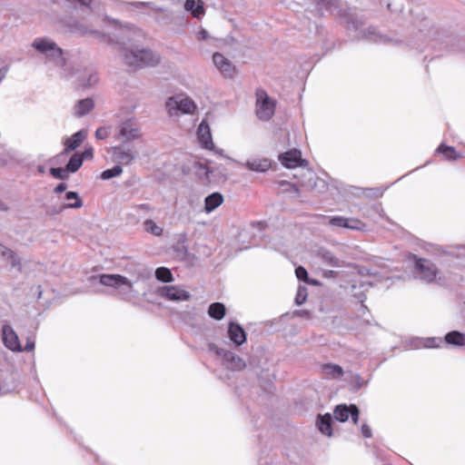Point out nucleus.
Returning a JSON list of instances; mask_svg holds the SVG:
<instances>
[{
  "label": "nucleus",
  "instance_id": "0eeeda50",
  "mask_svg": "<svg viewBox=\"0 0 465 465\" xmlns=\"http://www.w3.org/2000/svg\"><path fill=\"white\" fill-rule=\"evenodd\" d=\"M210 350L223 361L227 368L232 371H242L245 368L244 361L233 352L220 349L214 345L210 346Z\"/></svg>",
  "mask_w": 465,
  "mask_h": 465
},
{
  "label": "nucleus",
  "instance_id": "c85d7f7f",
  "mask_svg": "<svg viewBox=\"0 0 465 465\" xmlns=\"http://www.w3.org/2000/svg\"><path fill=\"white\" fill-rule=\"evenodd\" d=\"M1 254H2L3 258L5 260L8 261L13 267L18 268L20 270V267H21L20 259L14 251L4 247L1 251Z\"/></svg>",
  "mask_w": 465,
  "mask_h": 465
},
{
  "label": "nucleus",
  "instance_id": "4468645a",
  "mask_svg": "<svg viewBox=\"0 0 465 465\" xmlns=\"http://www.w3.org/2000/svg\"><path fill=\"white\" fill-rule=\"evenodd\" d=\"M197 138L202 147L207 150H213L214 143L213 142L210 125L206 121H202L197 128Z\"/></svg>",
  "mask_w": 465,
  "mask_h": 465
},
{
  "label": "nucleus",
  "instance_id": "7c9ffc66",
  "mask_svg": "<svg viewBox=\"0 0 465 465\" xmlns=\"http://www.w3.org/2000/svg\"><path fill=\"white\" fill-rule=\"evenodd\" d=\"M83 162V156L80 153H74L66 164V168L70 173H74L80 169Z\"/></svg>",
  "mask_w": 465,
  "mask_h": 465
},
{
  "label": "nucleus",
  "instance_id": "2f4dec72",
  "mask_svg": "<svg viewBox=\"0 0 465 465\" xmlns=\"http://www.w3.org/2000/svg\"><path fill=\"white\" fill-rule=\"evenodd\" d=\"M155 277L158 281L163 282H171L173 280L171 271L165 267L157 268L155 271Z\"/></svg>",
  "mask_w": 465,
  "mask_h": 465
},
{
  "label": "nucleus",
  "instance_id": "ddd939ff",
  "mask_svg": "<svg viewBox=\"0 0 465 465\" xmlns=\"http://www.w3.org/2000/svg\"><path fill=\"white\" fill-rule=\"evenodd\" d=\"M334 417L337 420L344 422L351 417L353 423L359 420V410L355 405H338L334 410Z\"/></svg>",
  "mask_w": 465,
  "mask_h": 465
},
{
  "label": "nucleus",
  "instance_id": "f704fd0d",
  "mask_svg": "<svg viewBox=\"0 0 465 465\" xmlns=\"http://www.w3.org/2000/svg\"><path fill=\"white\" fill-rule=\"evenodd\" d=\"M86 74L88 75V79L85 80L84 78L78 77V81L81 85L83 86H92L93 84H96L98 82V76L97 74L94 70H88L86 71Z\"/></svg>",
  "mask_w": 465,
  "mask_h": 465
},
{
  "label": "nucleus",
  "instance_id": "c756f323",
  "mask_svg": "<svg viewBox=\"0 0 465 465\" xmlns=\"http://www.w3.org/2000/svg\"><path fill=\"white\" fill-rule=\"evenodd\" d=\"M302 179L301 184L304 187L312 188L315 183V174L312 171L306 169L302 171Z\"/></svg>",
  "mask_w": 465,
  "mask_h": 465
},
{
  "label": "nucleus",
  "instance_id": "f257e3e1",
  "mask_svg": "<svg viewBox=\"0 0 465 465\" xmlns=\"http://www.w3.org/2000/svg\"><path fill=\"white\" fill-rule=\"evenodd\" d=\"M142 35V31L133 25H125L114 34L115 43L123 45L121 52L124 63L135 69L155 66L161 61L160 54L153 50L131 45L136 36Z\"/></svg>",
  "mask_w": 465,
  "mask_h": 465
},
{
  "label": "nucleus",
  "instance_id": "3c124183",
  "mask_svg": "<svg viewBox=\"0 0 465 465\" xmlns=\"http://www.w3.org/2000/svg\"><path fill=\"white\" fill-rule=\"evenodd\" d=\"M35 341L30 339H27L25 351H32L35 349Z\"/></svg>",
  "mask_w": 465,
  "mask_h": 465
},
{
  "label": "nucleus",
  "instance_id": "6e6d98bb",
  "mask_svg": "<svg viewBox=\"0 0 465 465\" xmlns=\"http://www.w3.org/2000/svg\"><path fill=\"white\" fill-rule=\"evenodd\" d=\"M203 169L204 170V173H205V175L206 177H208V173H209V168L206 167V166H203Z\"/></svg>",
  "mask_w": 465,
  "mask_h": 465
},
{
  "label": "nucleus",
  "instance_id": "58836bf2",
  "mask_svg": "<svg viewBox=\"0 0 465 465\" xmlns=\"http://www.w3.org/2000/svg\"><path fill=\"white\" fill-rule=\"evenodd\" d=\"M111 134L110 126H102L95 131V138L98 140H104L109 137Z\"/></svg>",
  "mask_w": 465,
  "mask_h": 465
},
{
  "label": "nucleus",
  "instance_id": "423d86ee",
  "mask_svg": "<svg viewBox=\"0 0 465 465\" xmlns=\"http://www.w3.org/2000/svg\"><path fill=\"white\" fill-rule=\"evenodd\" d=\"M256 95V114L258 118L262 121L270 120L275 112V102L262 90L258 91Z\"/></svg>",
  "mask_w": 465,
  "mask_h": 465
},
{
  "label": "nucleus",
  "instance_id": "9b49d317",
  "mask_svg": "<svg viewBox=\"0 0 465 465\" xmlns=\"http://www.w3.org/2000/svg\"><path fill=\"white\" fill-rule=\"evenodd\" d=\"M161 297L172 302H183L191 298L189 292L177 285H166L159 289Z\"/></svg>",
  "mask_w": 465,
  "mask_h": 465
},
{
  "label": "nucleus",
  "instance_id": "5701e85b",
  "mask_svg": "<svg viewBox=\"0 0 465 465\" xmlns=\"http://www.w3.org/2000/svg\"><path fill=\"white\" fill-rule=\"evenodd\" d=\"M317 425L320 430V431L326 435V436H331L332 430H331V416L329 413H326L325 415H320L318 417Z\"/></svg>",
  "mask_w": 465,
  "mask_h": 465
},
{
  "label": "nucleus",
  "instance_id": "cd10ccee",
  "mask_svg": "<svg viewBox=\"0 0 465 465\" xmlns=\"http://www.w3.org/2000/svg\"><path fill=\"white\" fill-rule=\"evenodd\" d=\"M322 370L324 375L331 378H341L343 375L342 368L337 364H324Z\"/></svg>",
  "mask_w": 465,
  "mask_h": 465
},
{
  "label": "nucleus",
  "instance_id": "37998d69",
  "mask_svg": "<svg viewBox=\"0 0 465 465\" xmlns=\"http://www.w3.org/2000/svg\"><path fill=\"white\" fill-rule=\"evenodd\" d=\"M441 341L436 338H427L422 341V346L425 348H437L440 347Z\"/></svg>",
  "mask_w": 465,
  "mask_h": 465
},
{
  "label": "nucleus",
  "instance_id": "864d4df0",
  "mask_svg": "<svg viewBox=\"0 0 465 465\" xmlns=\"http://www.w3.org/2000/svg\"><path fill=\"white\" fill-rule=\"evenodd\" d=\"M7 209V205L4 202L0 201V211H6Z\"/></svg>",
  "mask_w": 465,
  "mask_h": 465
},
{
  "label": "nucleus",
  "instance_id": "09e8293b",
  "mask_svg": "<svg viewBox=\"0 0 465 465\" xmlns=\"http://www.w3.org/2000/svg\"><path fill=\"white\" fill-rule=\"evenodd\" d=\"M134 209H135L136 211H143V212L147 213L150 211V206L146 203H143V204L134 205Z\"/></svg>",
  "mask_w": 465,
  "mask_h": 465
},
{
  "label": "nucleus",
  "instance_id": "6ab92c4d",
  "mask_svg": "<svg viewBox=\"0 0 465 465\" xmlns=\"http://www.w3.org/2000/svg\"><path fill=\"white\" fill-rule=\"evenodd\" d=\"M244 165L251 171L263 173L269 170L271 163L267 159H253L247 161Z\"/></svg>",
  "mask_w": 465,
  "mask_h": 465
},
{
  "label": "nucleus",
  "instance_id": "f03ea898",
  "mask_svg": "<svg viewBox=\"0 0 465 465\" xmlns=\"http://www.w3.org/2000/svg\"><path fill=\"white\" fill-rule=\"evenodd\" d=\"M32 46L45 55V64H51L60 69L61 76L65 78L74 76V74L67 65L63 50L54 41L48 38H36L34 40Z\"/></svg>",
  "mask_w": 465,
  "mask_h": 465
},
{
  "label": "nucleus",
  "instance_id": "72a5a7b5",
  "mask_svg": "<svg viewBox=\"0 0 465 465\" xmlns=\"http://www.w3.org/2000/svg\"><path fill=\"white\" fill-rule=\"evenodd\" d=\"M144 230L155 236H160L163 233V229L158 226L153 220H146L143 223Z\"/></svg>",
  "mask_w": 465,
  "mask_h": 465
},
{
  "label": "nucleus",
  "instance_id": "1a4fd4ad",
  "mask_svg": "<svg viewBox=\"0 0 465 465\" xmlns=\"http://www.w3.org/2000/svg\"><path fill=\"white\" fill-rule=\"evenodd\" d=\"M108 153L112 156V161L115 163V165H128L135 159L134 152L127 146L116 145L110 147L107 150Z\"/></svg>",
  "mask_w": 465,
  "mask_h": 465
},
{
  "label": "nucleus",
  "instance_id": "c03bdc74",
  "mask_svg": "<svg viewBox=\"0 0 465 465\" xmlns=\"http://www.w3.org/2000/svg\"><path fill=\"white\" fill-rule=\"evenodd\" d=\"M295 274L299 280L305 282L308 280V272L302 266H299L295 269Z\"/></svg>",
  "mask_w": 465,
  "mask_h": 465
},
{
  "label": "nucleus",
  "instance_id": "603ef678",
  "mask_svg": "<svg viewBox=\"0 0 465 465\" xmlns=\"http://www.w3.org/2000/svg\"><path fill=\"white\" fill-rule=\"evenodd\" d=\"M354 296L357 297L361 302H363V300L365 299V296L362 292L361 293H354Z\"/></svg>",
  "mask_w": 465,
  "mask_h": 465
},
{
  "label": "nucleus",
  "instance_id": "412c9836",
  "mask_svg": "<svg viewBox=\"0 0 465 465\" xmlns=\"http://www.w3.org/2000/svg\"><path fill=\"white\" fill-rule=\"evenodd\" d=\"M65 199L68 201V203L62 206L56 213H59L64 209H79L83 206V201L79 194L75 192H67L65 193Z\"/></svg>",
  "mask_w": 465,
  "mask_h": 465
},
{
  "label": "nucleus",
  "instance_id": "de8ad7c7",
  "mask_svg": "<svg viewBox=\"0 0 465 465\" xmlns=\"http://www.w3.org/2000/svg\"><path fill=\"white\" fill-rule=\"evenodd\" d=\"M361 433L365 438H371L372 436L371 429L368 424L361 425Z\"/></svg>",
  "mask_w": 465,
  "mask_h": 465
},
{
  "label": "nucleus",
  "instance_id": "5fc2aeb1",
  "mask_svg": "<svg viewBox=\"0 0 465 465\" xmlns=\"http://www.w3.org/2000/svg\"><path fill=\"white\" fill-rule=\"evenodd\" d=\"M360 286L361 287L371 286V283L370 282H361Z\"/></svg>",
  "mask_w": 465,
  "mask_h": 465
},
{
  "label": "nucleus",
  "instance_id": "dca6fc26",
  "mask_svg": "<svg viewBox=\"0 0 465 465\" xmlns=\"http://www.w3.org/2000/svg\"><path fill=\"white\" fill-rule=\"evenodd\" d=\"M279 161L283 166L289 169L302 165L303 162L301 152L298 150H291L280 154Z\"/></svg>",
  "mask_w": 465,
  "mask_h": 465
},
{
  "label": "nucleus",
  "instance_id": "4c0bfd02",
  "mask_svg": "<svg viewBox=\"0 0 465 465\" xmlns=\"http://www.w3.org/2000/svg\"><path fill=\"white\" fill-rule=\"evenodd\" d=\"M307 288L305 286L300 285L297 290L295 302L298 305H302L307 299Z\"/></svg>",
  "mask_w": 465,
  "mask_h": 465
},
{
  "label": "nucleus",
  "instance_id": "e433bc0d",
  "mask_svg": "<svg viewBox=\"0 0 465 465\" xmlns=\"http://www.w3.org/2000/svg\"><path fill=\"white\" fill-rule=\"evenodd\" d=\"M70 172L67 170V168H62V167H57V168H51L50 169V173L56 179H60V180H65L67 179L68 177V173Z\"/></svg>",
  "mask_w": 465,
  "mask_h": 465
},
{
  "label": "nucleus",
  "instance_id": "4d7b16f0",
  "mask_svg": "<svg viewBox=\"0 0 465 465\" xmlns=\"http://www.w3.org/2000/svg\"><path fill=\"white\" fill-rule=\"evenodd\" d=\"M312 284H317L318 282L316 281H312Z\"/></svg>",
  "mask_w": 465,
  "mask_h": 465
},
{
  "label": "nucleus",
  "instance_id": "bb28decb",
  "mask_svg": "<svg viewBox=\"0 0 465 465\" xmlns=\"http://www.w3.org/2000/svg\"><path fill=\"white\" fill-rule=\"evenodd\" d=\"M225 306L221 302H213L208 308V314L217 321L222 320L225 315Z\"/></svg>",
  "mask_w": 465,
  "mask_h": 465
},
{
  "label": "nucleus",
  "instance_id": "20e7f679",
  "mask_svg": "<svg viewBox=\"0 0 465 465\" xmlns=\"http://www.w3.org/2000/svg\"><path fill=\"white\" fill-rule=\"evenodd\" d=\"M165 106L170 116H177L179 114H193L197 108L193 99L183 94L168 98Z\"/></svg>",
  "mask_w": 465,
  "mask_h": 465
},
{
  "label": "nucleus",
  "instance_id": "aec40b11",
  "mask_svg": "<svg viewBox=\"0 0 465 465\" xmlns=\"http://www.w3.org/2000/svg\"><path fill=\"white\" fill-rule=\"evenodd\" d=\"M184 9L190 12L193 17L199 18L204 14V7L202 1L186 0L184 3Z\"/></svg>",
  "mask_w": 465,
  "mask_h": 465
},
{
  "label": "nucleus",
  "instance_id": "c9c22d12",
  "mask_svg": "<svg viewBox=\"0 0 465 465\" xmlns=\"http://www.w3.org/2000/svg\"><path fill=\"white\" fill-rule=\"evenodd\" d=\"M346 228L351 230L361 231L365 229V224L356 218H346Z\"/></svg>",
  "mask_w": 465,
  "mask_h": 465
},
{
  "label": "nucleus",
  "instance_id": "b1692460",
  "mask_svg": "<svg viewBox=\"0 0 465 465\" xmlns=\"http://www.w3.org/2000/svg\"><path fill=\"white\" fill-rule=\"evenodd\" d=\"M223 202V195L219 193H213L205 198L204 210L206 213H211L219 207Z\"/></svg>",
  "mask_w": 465,
  "mask_h": 465
},
{
  "label": "nucleus",
  "instance_id": "393cba45",
  "mask_svg": "<svg viewBox=\"0 0 465 465\" xmlns=\"http://www.w3.org/2000/svg\"><path fill=\"white\" fill-rule=\"evenodd\" d=\"M444 340L448 344L455 346H465V333L460 332L458 331L448 332L445 335Z\"/></svg>",
  "mask_w": 465,
  "mask_h": 465
},
{
  "label": "nucleus",
  "instance_id": "7ed1b4c3",
  "mask_svg": "<svg viewBox=\"0 0 465 465\" xmlns=\"http://www.w3.org/2000/svg\"><path fill=\"white\" fill-rule=\"evenodd\" d=\"M92 279H98L102 285L116 290L118 295L124 301L130 302L137 297L138 292L134 289V283L125 276L104 273L93 276Z\"/></svg>",
  "mask_w": 465,
  "mask_h": 465
},
{
  "label": "nucleus",
  "instance_id": "a19ab883",
  "mask_svg": "<svg viewBox=\"0 0 465 465\" xmlns=\"http://www.w3.org/2000/svg\"><path fill=\"white\" fill-rule=\"evenodd\" d=\"M129 5L136 7V8H142V7L147 6V7L152 8L155 12H163V9L162 7H158V6L154 5V4L152 2H134V3H130Z\"/></svg>",
  "mask_w": 465,
  "mask_h": 465
},
{
  "label": "nucleus",
  "instance_id": "8fccbe9b",
  "mask_svg": "<svg viewBox=\"0 0 465 465\" xmlns=\"http://www.w3.org/2000/svg\"><path fill=\"white\" fill-rule=\"evenodd\" d=\"M66 188H67V184L65 183H61L54 188V193H63L66 190Z\"/></svg>",
  "mask_w": 465,
  "mask_h": 465
},
{
  "label": "nucleus",
  "instance_id": "39448f33",
  "mask_svg": "<svg viewBox=\"0 0 465 465\" xmlns=\"http://www.w3.org/2000/svg\"><path fill=\"white\" fill-rule=\"evenodd\" d=\"M142 129L138 122L134 118L121 122L116 127V138L124 143H130L141 139Z\"/></svg>",
  "mask_w": 465,
  "mask_h": 465
},
{
  "label": "nucleus",
  "instance_id": "a878e982",
  "mask_svg": "<svg viewBox=\"0 0 465 465\" xmlns=\"http://www.w3.org/2000/svg\"><path fill=\"white\" fill-rule=\"evenodd\" d=\"M437 153L441 154L442 158L447 161H454L461 157V155L456 152L454 147L447 146L445 144H440L437 149Z\"/></svg>",
  "mask_w": 465,
  "mask_h": 465
},
{
  "label": "nucleus",
  "instance_id": "a211bd4d",
  "mask_svg": "<svg viewBox=\"0 0 465 465\" xmlns=\"http://www.w3.org/2000/svg\"><path fill=\"white\" fill-rule=\"evenodd\" d=\"M318 258L326 265L340 268L343 266V262L335 257L331 252L321 250L318 252Z\"/></svg>",
  "mask_w": 465,
  "mask_h": 465
},
{
  "label": "nucleus",
  "instance_id": "49530a36",
  "mask_svg": "<svg viewBox=\"0 0 465 465\" xmlns=\"http://www.w3.org/2000/svg\"><path fill=\"white\" fill-rule=\"evenodd\" d=\"M80 155L83 156V161L84 160L92 159L93 156H94V149H93V147H91V146L86 147L84 149V151Z\"/></svg>",
  "mask_w": 465,
  "mask_h": 465
},
{
  "label": "nucleus",
  "instance_id": "2eb2a0df",
  "mask_svg": "<svg viewBox=\"0 0 465 465\" xmlns=\"http://www.w3.org/2000/svg\"><path fill=\"white\" fill-rule=\"evenodd\" d=\"M87 137V132L85 130H80L74 134L71 137L64 139L63 142L64 149L63 154H67L71 151L78 148Z\"/></svg>",
  "mask_w": 465,
  "mask_h": 465
},
{
  "label": "nucleus",
  "instance_id": "4be33fe9",
  "mask_svg": "<svg viewBox=\"0 0 465 465\" xmlns=\"http://www.w3.org/2000/svg\"><path fill=\"white\" fill-rule=\"evenodd\" d=\"M94 107V103L91 98H85L78 101L74 106V114L84 116L91 112Z\"/></svg>",
  "mask_w": 465,
  "mask_h": 465
},
{
  "label": "nucleus",
  "instance_id": "a18cd8bd",
  "mask_svg": "<svg viewBox=\"0 0 465 465\" xmlns=\"http://www.w3.org/2000/svg\"><path fill=\"white\" fill-rule=\"evenodd\" d=\"M196 37L198 40H201V41H207L210 39V35H209V33L203 29V28H201L197 34H196Z\"/></svg>",
  "mask_w": 465,
  "mask_h": 465
},
{
  "label": "nucleus",
  "instance_id": "ea45409f",
  "mask_svg": "<svg viewBox=\"0 0 465 465\" xmlns=\"http://www.w3.org/2000/svg\"><path fill=\"white\" fill-rule=\"evenodd\" d=\"M281 186L283 188L282 190L284 192L290 193L292 194H294V196L300 195V190L297 186L294 184L288 183V182H282Z\"/></svg>",
  "mask_w": 465,
  "mask_h": 465
},
{
  "label": "nucleus",
  "instance_id": "473e14b6",
  "mask_svg": "<svg viewBox=\"0 0 465 465\" xmlns=\"http://www.w3.org/2000/svg\"><path fill=\"white\" fill-rule=\"evenodd\" d=\"M123 168L120 165H114L111 169H107L104 172H102L100 177L103 180H110L114 177L120 176L123 173Z\"/></svg>",
  "mask_w": 465,
  "mask_h": 465
},
{
  "label": "nucleus",
  "instance_id": "f8f14e48",
  "mask_svg": "<svg viewBox=\"0 0 465 465\" xmlns=\"http://www.w3.org/2000/svg\"><path fill=\"white\" fill-rule=\"evenodd\" d=\"M2 341L4 345L12 351L20 352L23 351L17 333L9 324L2 326Z\"/></svg>",
  "mask_w": 465,
  "mask_h": 465
},
{
  "label": "nucleus",
  "instance_id": "6e6552de",
  "mask_svg": "<svg viewBox=\"0 0 465 465\" xmlns=\"http://www.w3.org/2000/svg\"><path fill=\"white\" fill-rule=\"evenodd\" d=\"M415 272L420 280L431 282L437 276L438 269L433 262L427 259L415 258Z\"/></svg>",
  "mask_w": 465,
  "mask_h": 465
},
{
  "label": "nucleus",
  "instance_id": "79ce46f5",
  "mask_svg": "<svg viewBox=\"0 0 465 465\" xmlns=\"http://www.w3.org/2000/svg\"><path fill=\"white\" fill-rule=\"evenodd\" d=\"M329 224L331 226H334V227L346 228V224H347L346 218L342 217V216L331 217L329 220Z\"/></svg>",
  "mask_w": 465,
  "mask_h": 465
},
{
  "label": "nucleus",
  "instance_id": "f3484780",
  "mask_svg": "<svg viewBox=\"0 0 465 465\" xmlns=\"http://www.w3.org/2000/svg\"><path fill=\"white\" fill-rule=\"evenodd\" d=\"M228 335L230 340L236 345L240 346L246 341V333L241 325L230 322L228 327Z\"/></svg>",
  "mask_w": 465,
  "mask_h": 465
},
{
  "label": "nucleus",
  "instance_id": "9d476101",
  "mask_svg": "<svg viewBox=\"0 0 465 465\" xmlns=\"http://www.w3.org/2000/svg\"><path fill=\"white\" fill-rule=\"evenodd\" d=\"M213 63L219 73L225 78H232L236 74L233 63L223 54L216 52L213 54Z\"/></svg>",
  "mask_w": 465,
  "mask_h": 465
}]
</instances>
